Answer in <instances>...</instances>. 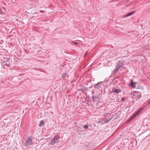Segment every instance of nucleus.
I'll return each instance as SVG.
<instances>
[{
  "instance_id": "24",
  "label": "nucleus",
  "mask_w": 150,
  "mask_h": 150,
  "mask_svg": "<svg viewBox=\"0 0 150 150\" xmlns=\"http://www.w3.org/2000/svg\"><path fill=\"white\" fill-rule=\"evenodd\" d=\"M108 114H109V113H107V115H108Z\"/></svg>"
},
{
  "instance_id": "4",
  "label": "nucleus",
  "mask_w": 150,
  "mask_h": 150,
  "mask_svg": "<svg viewBox=\"0 0 150 150\" xmlns=\"http://www.w3.org/2000/svg\"><path fill=\"white\" fill-rule=\"evenodd\" d=\"M32 137H29L28 139H27L25 144L27 146L31 145L32 144Z\"/></svg>"
},
{
  "instance_id": "11",
  "label": "nucleus",
  "mask_w": 150,
  "mask_h": 150,
  "mask_svg": "<svg viewBox=\"0 0 150 150\" xmlns=\"http://www.w3.org/2000/svg\"><path fill=\"white\" fill-rule=\"evenodd\" d=\"M111 118H108V119L105 120V119H104L103 120V121H104V122L105 123H108L109 122V121L111 119Z\"/></svg>"
},
{
  "instance_id": "9",
  "label": "nucleus",
  "mask_w": 150,
  "mask_h": 150,
  "mask_svg": "<svg viewBox=\"0 0 150 150\" xmlns=\"http://www.w3.org/2000/svg\"><path fill=\"white\" fill-rule=\"evenodd\" d=\"M136 84V82H133L132 80L130 85L131 87L134 88L135 87V85Z\"/></svg>"
},
{
  "instance_id": "23",
  "label": "nucleus",
  "mask_w": 150,
  "mask_h": 150,
  "mask_svg": "<svg viewBox=\"0 0 150 150\" xmlns=\"http://www.w3.org/2000/svg\"><path fill=\"white\" fill-rule=\"evenodd\" d=\"M92 86H91L90 87V88H91V87H92Z\"/></svg>"
},
{
  "instance_id": "12",
  "label": "nucleus",
  "mask_w": 150,
  "mask_h": 150,
  "mask_svg": "<svg viewBox=\"0 0 150 150\" xmlns=\"http://www.w3.org/2000/svg\"><path fill=\"white\" fill-rule=\"evenodd\" d=\"M44 125V122L43 121H41L40 123V124L39 125V126L40 127Z\"/></svg>"
},
{
  "instance_id": "18",
  "label": "nucleus",
  "mask_w": 150,
  "mask_h": 150,
  "mask_svg": "<svg viewBox=\"0 0 150 150\" xmlns=\"http://www.w3.org/2000/svg\"><path fill=\"white\" fill-rule=\"evenodd\" d=\"M87 52H86V53L84 55V57H85L86 56V55L87 54Z\"/></svg>"
},
{
  "instance_id": "1",
  "label": "nucleus",
  "mask_w": 150,
  "mask_h": 150,
  "mask_svg": "<svg viewBox=\"0 0 150 150\" xmlns=\"http://www.w3.org/2000/svg\"><path fill=\"white\" fill-rule=\"evenodd\" d=\"M123 65V62L122 61L119 62L116 66L115 69L113 71V74H115L116 72L118 71L119 70H122Z\"/></svg>"
},
{
  "instance_id": "2",
  "label": "nucleus",
  "mask_w": 150,
  "mask_h": 150,
  "mask_svg": "<svg viewBox=\"0 0 150 150\" xmlns=\"http://www.w3.org/2000/svg\"><path fill=\"white\" fill-rule=\"evenodd\" d=\"M145 106L139 109L129 119L128 121L132 120L136 117L138 115L140 112L143 110L145 108Z\"/></svg>"
},
{
  "instance_id": "5",
  "label": "nucleus",
  "mask_w": 150,
  "mask_h": 150,
  "mask_svg": "<svg viewBox=\"0 0 150 150\" xmlns=\"http://www.w3.org/2000/svg\"><path fill=\"white\" fill-rule=\"evenodd\" d=\"M121 90L120 89L116 88L115 87H113L112 88V91L110 93H118Z\"/></svg>"
},
{
  "instance_id": "20",
  "label": "nucleus",
  "mask_w": 150,
  "mask_h": 150,
  "mask_svg": "<svg viewBox=\"0 0 150 150\" xmlns=\"http://www.w3.org/2000/svg\"><path fill=\"white\" fill-rule=\"evenodd\" d=\"M91 92H92V94H94V91H91Z\"/></svg>"
},
{
  "instance_id": "8",
  "label": "nucleus",
  "mask_w": 150,
  "mask_h": 150,
  "mask_svg": "<svg viewBox=\"0 0 150 150\" xmlns=\"http://www.w3.org/2000/svg\"><path fill=\"white\" fill-rule=\"evenodd\" d=\"M99 97L97 95H93L92 96V100L93 102L94 101H97L98 100Z\"/></svg>"
},
{
  "instance_id": "3",
  "label": "nucleus",
  "mask_w": 150,
  "mask_h": 150,
  "mask_svg": "<svg viewBox=\"0 0 150 150\" xmlns=\"http://www.w3.org/2000/svg\"><path fill=\"white\" fill-rule=\"evenodd\" d=\"M59 137L57 135L55 136L51 140V144L52 145H54V144L57 143L59 141Z\"/></svg>"
},
{
  "instance_id": "6",
  "label": "nucleus",
  "mask_w": 150,
  "mask_h": 150,
  "mask_svg": "<svg viewBox=\"0 0 150 150\" xmlns=\"http://www.w3.org/2000/svg\"><path fill=\"white\" fill-rule=\"evenodd\" d=\"M103 82H100L94 85V88L98 89L101 87V84Z\"/></svg>"
},
{
  "instance_id": "15",
  "label": "nucleus",
  "mask_w": 150,
  "mask_h": 150,
  "mask_svg": "<svg viewBox=\"0 0 150 150\" xmlns=\"http://www.w3.org/2000/svg\"><path fill=\"white\" fill-rule=\"evenodd\" d=\"M72 43H73L75 45H77L78 44V43H77V42H74L73 41H72L71 44H72Z\"/></svg>"
},
{
  "instance_id": "21",
  "label": "nucleus",
  "mask_w": 150,
  "mask_h": 150,
  "mask_svg": "<svg viewBox=\"0 0 150 150\" xmlns=\"http://www.w3.org/2000/svg\"><path fill=\"white\" fill-rule=\"evenodd\" d=\"M101 122L100 121H98V123H100V122Z\"/></svg>"
},
{
  "instance_id": "22",
  "label": "nucleus",
  "mask_w": 150,
  "mask_h": 150,
  "mask_svg": "<svg viewBox=\"0 0 150 150\" xmlns=\"http://www.w3.org/2000/svg\"><path fill=\"white\" fill-rule=\"evenodd\" d=\"M40 11L41 12H42L43 11Z\"/></svg>"
},
{
  "instance_id": "13",
  "label": "nucleus",
  "mask_w": 150,
  "mask_h": 150,
  "mask_svg": "<svg viewBox=\"0 0 150 150\" xmlns=\"http://www.w3.org/2000/svg\"><path fill=\"white\" fill-rule=\"evenodd\" d=\"M67 75V74L65 73L64 74H63L62 75V77L64 80L65 77Z\"/></svg>"
},
{
  "instance_id": "14",
  "label": "nucleus",
  "mask_w": 150,
  "mask_h": 150,
  "mask_svg": "<svg viewBox=\"0 0 150 150\" xmlns=\"http://www.w3.org/2000/svg\"><path fill=\"white\" fill-rule=\"evenodd\" d=\"M83 127L86 129H87L88 127V126L87 125H85L83 126Z\"/></svg>"
},
{
  "instance_id": "19",
  "label": "nucleus",
  "mask_w": 150,
  "mask_h": 150,
  "mask_svg": "<svg viewBox=\"0 0 150 150\" xmlns=\"http://www.w3.org/2000/svg\"><path fill=\"white\" fill-rule=\"evenodd\" d=\"M148 104H150V100L147 103Z\"/></svg>"
},
{
  "instance_id": "7",
  "label": "nucleus",
  "mask_w": 150,
  "mask_h": 150,
  "mask_svg": "<svg viewBox=\"0 0 150 150\" xmlns=\"http://www.w3.org/2000/svg\"><path fill=\"white\" fill-rule=\"evenodd\" d=\"M2 66H8L10 64V62L9 60H7L4 61H3L1 63Z\"/></svg>"
},
{
  "instance_id": "16",
  "label": "nucleus",
  "mask_w": 150,
  "mask_h": 150,
  "mask_svg": "<svg viewBox=\"0 0 150 150\" xmlns=\"http://www.w3.org/2000/svg\"><path fill=\"white\" fill-rule=\"evenodd\" d=\"M125 100V97H123V98H122L121 99V100L122 101H124Z\"/></svg>"
},
{
  "instance_id": "10",
  "label": "nucleus",
  "mask_w": 150,
  "mask_h": 150,
  "mask_svg": "<svg viewBox=\"0 0 150 150\" xmlns=\"http://www.w3.org/2000/svg\"><path fill=\"white\" fill-rule=\"evenodd\" d=\"M135 13L134 11H132V12H131L130 13H129L127 14L125 16H123V17H128L129 16Z\"/></svg>"
},
{
  "instance_id": "17",
  "label": "nucleus",
  "mask_w": 150,
  "mask_h": 150,
  "mask_svg": "<svg viewBox=\"0 0 150 150\" xmlns=\"http://www.w3.org/2000/svg\"><path fill=\"white\" fill-rule=\"evenodd\" d=\"M137 97L138 99H139L141 98V95H138Z\"/></svg>"
}]
</instances>
